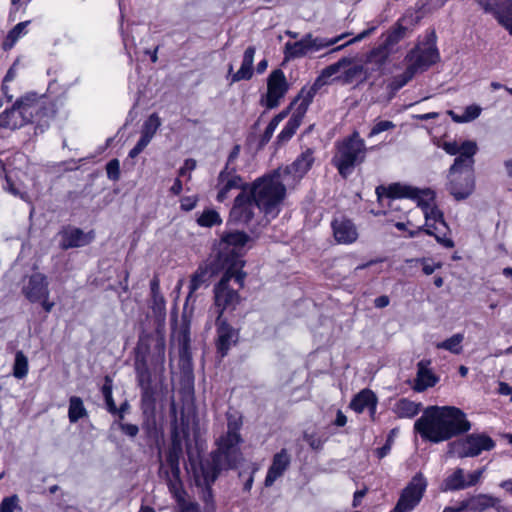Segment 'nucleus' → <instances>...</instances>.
<instances>
[{
  "label": "nucleus",
  "mask_w": 512,
  "mask_h": 512,
  "mask_svg": "<svg viewBox=\"0 0 512 512\" xmlns=\"http://www.w3.org/2000/svg\"><path fill=\"white\" fill-rule=\"evenodd\" d=\"M22 293L31 303H37L41 298L50 295L47 277L42 273H33L23 286Z\"/></svg>",
  "instance_id": "18"
},
{
  "label": "nucleus",
  "mask_w": 512,
  "mask_h": 512,
  "mask_svg": "<svg viewBox=\"0 0 512 512\" xmlns=\"http://www.w3.org/2000/svg\"><path fill=\"white\" fill-rule=\"evenodd\" d=\"M415 74L416 73H411V75H410L409 74V66H407L405 71L403 72V74L400 75L399 77H397V79H396L397 88H401L404 85H406L414 77Z\"/></svg>",
  "instance_id": "57"
},
{
  "label": "nucleus",
  "mask_w": 512,
  "mask_h": 512,
  "mask_svg": "<svg viewBox=\"0 0 512 512\" xmlns=\"http://www.w3.org/2000/svg\"><path fill=\"white\" fill-rule=\"evenodd\" d=\"M393 52L382 42L367 56V61L382 66Z\"/></svg>",
  "instance_id": "43"
},
{
  "label": "nucleus",
  "mask_w": 512,
  "mask_h": 512,
  "mask_svg": "<svg viewBox=\"0 0 512 512\" xmlns=\"http://www.w3.org/2000/svg\"><path fill=\"white\" fill-rule=\"evenodd\" d=\"M29 21L18 23L12 30L9 31L6 39L3 41L2 47L4 50H10L20 37L26 34V27Z\"/></svg>",
  "instance_id": "40"
},
{
  "label": "nucleus",
  "mask_w": 512,
  "mask_h": 512,
  "mask_svg": "<svg viewBox=\"0 0 512 512\" xmlns=\"http://www.w3.org/2000/svg\"><path fill=\"white\" fill-rule=\"evenodd\" d=\"M121 431L130 437H135L138 434V426L130 423H120L119 424Z\"/></svg>",
  "instance_id": "55"
},
{
  "label": "nucleus",
  "mask_w": 512,
  "mask_h": 512,
  "mask_svg": "<svg viewBox=\"0 0 512 512\" xmlns=\"http://www.w3.org/2000/svg\"><path fill=\"white\" fill-rule=\"evenodd\" d=\"M87 416L83 401L78 396H72L69 399L68 418L71 423L78 422L81 418Z\"/></svg>",
  "instance_id": "38"
},
{
  "label": "nucleus",
  "mask_w": 512,
  "mask_h": 512,
  "mask_svg": "<svg viewBox=\"0 0 512 512\" xmlns=\"http://www.w3.org/2000/svg\"><path fill=\"white\" fill-rule=\"evenodd\" d=\"M276 128H277V126L275 125V123H272L270 121L268 126L266 127L264 133H263V136H262V139H261V143L262 144H266V143H268L270 141V139L273 136V133H274Z\"/></svg>",
  "instance_id": "59"
},
{
  "label": "nucleus",
  "mask_w": 512,
  "mask_h": 512,
  "mask_svg": "<svg viewBox=\"0 0 512 512\" xmlns=\"http://www.w3.org/2000/svg\"><path fill=\"white\" fill-rule=\"evenodd\" d=\"M92 233L93 231L85 233L75 226L65 225L59 231L61 237L59 246L63 250L85 246L93 240Z\"/></svg>",
  "instance_id": "16"
},
{
  "label": "nucleus",
  "mask_w": 512,
  "mask_h": 512,
  "mask_svg": "<svg viewBox=\"0 0 512 512\" xmlns=\"http://www.w3.org/2000/svg\"><path fill=\"white\" fill-rule=\"evenodd\" d=\"M289 88L284 72L276 69L271 72L267 80V94L265 105L268 109H273L280 104V100L285 96Z\"/></svg>",
  "instance_id": "14"
},
{
  "label": "nucleus",
  "mask_w": 512,
  "mask_h": 512,
  "mask_svg": "<svg viewBox=\"0 0 512 512\" xmlns=\"http://www.w3.org/2000/svg\"><path fill=\"white\" fill-rule=\"evenodd\" d=\"M29 373V362L23 351L18 350L15 353L14 363L12 366V375L16 379H24Z\"/></svg>",
  "instance_id": "37"
},
{
  "label": "nucleus",
  "mask_w": 512,
  "mask_h": 512,
  "mask_svg": "<svg viewBox=\"0 0 512 512\" xmlns=\"http://www.w3.org/2000/svg\"><path fill=\"white\" fill-rule=\"evenodd\" d=\"M301 179L296 172L286 166L257 178L254 189H260L258 192H287L294 190Z\"/></svg>",
  "instance_id": "7"
},
{
  "label": "nucleus",
  "mask_w": 512,
  "mask_h": 512,
  "mask_svg": "<svg viewBox=\"0 0 512 512\" xmlns=\"http://www.w3.org/2000/svg\"><path fill=\"white\" fill-rule=\"evenodd\" d=\"M102 394L105 399L107 410L112 414H119V417L123 418L124 412L128 408V403L125 400L120 404L119 409L117 408L112 398V386L109 377H106L105 383L102 387Z\"/></svg>",
  "instance_id": "33"
},
{
  "label": "nucleus",
  "mask_w": 512,
  "mask_h": 512,
  "mask_svg": "<svg viewBox=\"0 0 512 512\" xmlns=\"http://www.w3.org/2000/svg\"><path fill=\"white\" fill-rule=\"evenodd\" d=\"M161 124V119L157 113H152L149 115L142 125L140 140L149 144L160 128Z\"/></svg>",
  "instance_id": "34"
},
{
  "label": "nucleus",
  "mask_w": 512,
  "mask_h": 512,
  "mask_svg": "<svg viewBox=\"0 0 512 512\" xmlns=\"http://www.w3.org/2000/svg\"><path fill=\"white\" fill-rule=\"evenodd\" d=\"M409 30L398 20L386 33L382 35L383 43L394 53L398 43L408 36Z\"/></svg>",
  "instance_id": "28"
},
{
  "label": "nucleus",
  "mask_w": 512,
  "mask_h": 512,
  "mask_svg": "<svg viewBox=\"0 0 512 512\" xmlns=\"http://www.w3.org/2000/svg\"><path fill=\"white\" fill-rule=\"evenodd\" d=\"M217 187L219 192H230L231 190H240L241 192H258L260 189H254L253 183L245 182L237 173L235 167H224L219 173Z\"/></svg>",
  "instance_id": "15"
},
{
  "label": "nucleus",
  "mask_w": 512,
  "mask_h": 512,
  "mask_svg": "<svg viewBox=\"0 0 512 512\" xmlns=\"http://www.w3.org/2000/svg\"><path fill=\"white\" fill-rule=\"evenodd\" d=\"M421 410V404L406 398L399 399L393 406V412L399 418H413Z\"/></svg>",
  "instance_id": "31"
},
{
  "label": "nucleus",
  "mask_w": 512,
  "mask_h": 512,
  "mask_svg": "<svg viewBox=\"0 0 512 512\" xmlns=\"http://www.w3.org/2000/svg\"><path fill=\"white\" fill-rule=\"evenodd\" d=\"M148 146L147 143H145L144 141L142 140H138V142L136 143V145L130 150L129 152V156L131 158H135L136 156H138L146 147Z\"/></svg>",
  "instance_id": "61"
},
{
  "label": "nucleus",
  "mask_w": 512,
  "mask_h": 512,
  "mask_svg": "<svg viewBox=\"0 0 512 512\" xmlns=\"http://www.w3.org/2000/svg\"><path fill=\"white\" fill-rule=\"evenodd\" d=\"M39 109L36 99L33 97H23L15 102L10 110H6L0 115V126L7 129H17L28 123L33 113Z\"/></svg>",
  "instance_id": "8"
},
{
  "label": "nucleus",
  "mask_w": 512,
  "mask_h": 512,
  "mask_svg": "<svg viewBox=\"0 0 512 512\" xmlns=\"http://www.w3.org/2000/svg\"><path fill=\"white\" fill-rule=\"evenodd\" d=\"M196 203H197V197H196V195L193 194V195L184 197L181 200V207L186 211H190L195 207Z\"/></svg>",
  "instance_id": "58"
},
{
  "label": "nucleus",
  "mask_w": 512,
  "mask_h": 512,
  "mask_svg": "<svg viewBox=\"0 0 512 512\" xmlns=\"http://www.w3.org/2000/svg\"><path fill=\"white\" fill-rule=\"evenodd\" d=\"M255 194H238L230 212V219L237 223L248 224L256 214Z\"/></svg>",
  "instance_id": "17"
},
{
  "label": "nucleus",
  "mask_w": 512,
  "mask_h": 512,
  "mask_svg": "<svg viewBox=\"0 0 512 512\" xmlns=\"http://www.w3.org/2000/svg\"><path fill=\"white\" fill-rule=\"evenodd\" d=\"M452 450L459 458L475 457L494 448L495 442L486 434L473 433L452 443Z\"/></svg>",
  "instance_id": "9"
},
{
  "label": "nucleus",
  "mask_w": 512,
  "mask_h": 512,
  "mask_svg": "<svg viewBox=\"0 0 512 512\" xmlns=\"http://www.w3.org/2000/svg\"><path fill=\"white\" fill-rule=\"evenodd\" d=\"M314 163L313 151L310 148H307L303 151L296 160L288 165L291 171H294L301 178L310 170L312 164Z\"/></svg>",
  "instance_id": "32"
},
{
  "label": "nucleus",
  "mask_w": 512,
  "mask_h": 512,
  "mask_svg": "<svg viewBox=\"0 0 512 512\" xmlns=\"http://www.w3.org/2000/svg\"><path fill=\"white\" fill-rule=\"evenodd\" d=\"M333 235L340 244H351L358 238L353 222L345 217L335 218L332 222Z\"/></svg>",
  "instance_id": "23"
},
{
  "label": "nucleus",
  "mask_w": 512,
  "mask_h": 512,
  "mask_svg": "<svg viewBox=\"0 0 512 512\" xmlns=\"http://www.w3.org/2000/svg\"><path fill=\"white\" fill-rule=\"evenodd\" d=\"M375 192H432L429 188L419 189L410 185L402 184L400 182L391 183L388 186L378 185Z\"/></svg>",
  "instance_id": "44"
},
{
  "label": "nucleus",
  "mask_w": 512,
  "mask_h": 512,
  "mask_svg": "<svg viewBox=\"0 0 512 512\" xmlns=\"http://www.w3.org/2000/svg\"><path fill=\"white\" fill-rule=\"evenodd\" d=\"M396 127V125L389 120H381L376 122L373 127L371 128L368 137H374L376 135H379L382 132L392 130Z\"/></svg>",
  "instance_id": "50"
},
{
  "label": "nucleus",
  "mask_w": 512,
  "mask_h": 512,
  "mask_svg": "<svg viewBox=\"0 0 512 512\" xmlns=\"http://www.w3.org/2000/svg\"><path fill=\"white\" fill-rule=\"evenodd\" d=\"M348 63L343 60L341 62L333 63L322 70L319 77L315 80L314 84L309 88H303L299 94L300 104L298 105L296 112L303 115L306 113L308 106L313 101L317 91L327 84V80L333 75L340 72V67Z\"/></svg>",
  "instance_id": "12"
},
{
  "label": "nucleus",
  "mask_w": 512,
  "mask_h": 512,
  "mask_svg": "<svg viewBox=\"0 0 512 512\" xmlns=\"http://www.w3.org/2000/svg\"><path fill=\"white\" fill-rule=\"evenodd\" d=\"M427 487L422 474H416L402 491L400 498L391 512H410L421 501Z\"/></svg>",
  "instance_id": "10"
},
{
  "label": "nucleus",
  "mask_w": 512,
  "mask_h": 512,
  "mask_svg": "<svg viewBox=\"0 0 512 512\" xmlns=\"http://www.w3.org/2000/svg\"><path fill=\"white\" fill-rule=\"evenodd\" d=\"M285 194H255L256 213H263L267 220L275 218Z\"/></svg>",
  "instance_id": "21"
},
{
  "label": "nucleus",
  "mask_w": 512,
  "mask_h": 512,
  "mask_svg": "<svg viewBox=\"0 0 512 512\" xmlns=\"http://www.w3.org/2000/svg\"><path fill=\"white\" fill-rule=\"evenodd\" d=\"M305 440L313 449H320L323 445V441L315 435H305Z\"/></svg>",
  "instance_id": "62"
},
{
  "label": "nucleus",
  "mask_w": 512,
  "mask_h": 512,
  "mask_svg": "<svg viewBox=\"0 0 512 512\" xmlns=\"http://www.w3.org/2000/svg\"><path fill=\"white\" fill-rule=\"evenodd\" d=\"M310 53L309 46L307 43L306 35L299 41L287 42L285 44V57L289 58H301Z\"/></svg>",
  "instance_id": "36"
},
{
  "label": "nucleus",
  "mask_w": 512,
  "mask_h": 512,
  "mask_svg": "<svg viewBox=\"0 0 512 512\" xmlns=\"http://www.w3.org/2000/svg\"><path fill=\"white\" fill-rule=\"evenodd\" d=\"M243 262L238 258L227 262V268L223 269L224 274L215 287V306L218 308V319L221 318L225 309H234L240 301L236 290L229 287V282L234 279L239 288L244 285L245 273L242 271Z\"/></svg>",
  "instance_id": "4"
},
{
  "label": "nucleus",
  "mask_w": 512,
  "mask_h": 512,
  "mask_svg": "<svg viewBox=\"0 0 512 512\" xmlns=\"http://www.w3.org/2000/svg\"><path fill=\"white\" fill-rule=\"evenodd\" d=\"M16 509L21 510L17 494H13L2 499L0 503V512H14Z\"/></svg>",
  "instance_id": "49"
},
{
  "label": "nucleus",
  "mask_w": 512,
  "mask_h": 512,
  "mask_svg": "<svg viewBox=\"0 0 512 512\" xmlns=\"http://www.w3.org/2000/svg\"><path fill=\"white\" fill-rule=\"evenodd\" d=\"M485 471V468L476 470L465 475L461 468L456 469L446 480L445 488L447 490H461L476 485Z\"/></svg>",
  "instance_id": "19"
},
{
  "label": "nucleus",
  "mask_w": 512,
  "mask_h": 512,
  "mask_svg": "<svg viewBox=\"0 0 512 512\" xmlns=\"http://www.w3.org/2000/svg\"><path fill=\"white\" fill-rule=\"evenodd\" d=\"M249 237L242 232H231L227 233L220 243V252L218 255V266L221 269L227 268V262L231 261L234 258H238L240 261L244 263L242 260V250L246 243L248 242Z\"/></svg>",
  "instance_id": "11"
},
{
  "label": "nucleus",
  "mask_w": 512,
  "mask_h": 512,
  "mask_svg": "<svg viewBox=\"0 0 512 512\" xmlns=\"http://www.w3.org/2000/svg\"><path fill=\"white\" fill-rule=\"evenodd\" d=\"M482 108L476 104L467 106L461 117H457L456 123H467L477 119L481 114Z\"/></svg>",
  "instance_id": "47"
},
{
  "label": "nucleus",
  "mask_w": 512,
  "mask_h": 512,
  "mask_svg": "<svg viewBox=\"0 0 512 512\" xmlns=\"http://www.w3.org/2000/svg\"><path fill=\"white\" fill-rule=\"evenodd\" d=\"M421 262L423 264V272L426 275H431L437 269L441 268V263H435V262H433L431 260H428V259H422Z\"/></svg>",
  "instance_id": "54"
},
{
  "label": "nucleus",
  "mask_w": 512,
  "mask_h": 512,
  "mask_svg": "<svg viewBox=\"0 0 512 512\" xmlns=\"http://www.w3.org/2000/svg\"><path fill=\"white\" fill-rule=\"evenodd\" d=\"M378 398L375 393L370 389H363L354 396L350 403V408L360 414L368 411L372 420L375 419L377 410Z\"/></svg>",
  "instance_id": "22"
},
{
  "label": "nucleus",
  "mask_w": 512,
  "mask_h": 512,
  "mask_svg": "<svg viewBox=\"0 0 512 512\" xmlns=\"http://www.w3.org/2000/svg\"><path fill=\"white\" fill-rule=\"evenodd\" d=\"M241 422L238 419L228 420V431L218 441V449L209 457L201 459L199 463L189 457L187 469L191 470L198 486L210 487L223 469L236 466L240 459L238 445L241 442L239 429Z\"/></svg>",
  "instance_id": "1"
},
{
  "label": "nucleus",
  "mask_w": 512,
  "mask_h": 512,
  "mask_svg": "<svg viewBox=\"0 0 512 512\" xmlns=\"http://www.w3.org/2000/svg\"><path fill=\"white\" fill-rule=\"evenodd\" d=\"M499 22L512 35V4L506 14L499 19Z\"/></svg>",
  "instance_id": "53"
},
{
  "label": "nucleus",
  "mask_w": 512,
  "mask_h": 512,
  "mask_svg": "<svg viewBox=\"0 0 512 512\" xmlns=\"http://www.w3.org/2000/svg\"><path fill=\"white\" fill-rule=\"evenodd\" d=\"M37 303H40L46 313H50L55 305L53 301L49 300V295L41 298Z\"/></svg>",
  "instance_id": "63"
},
{
  "label": "nucleus",
  "mask_w": 512,
  "mask_h": 512,
  "mask_svg": "<svg viewBox=\"0 0 512 512\" xmlns=\"http://www.w3.org/2000/svg\"><path fill=\"white\" fill-rule=\"evenodd\" d=\"M196 168V160L194 159H186L184 165L180 169V176L190 177V172Z\"/></svg>",
  "instance_id": "56"
},
{
  "label": "nucleus",
  "mask_w": 512,
  "mask_h": 512,
  "mask_svg": "<svg viewBox=\"0 0 512 512\" xmlns=\"http://www.w3.org/2000/svg\"><path fill=\"white\" fill-rule=\"evenodd\" d=\"M151 297H152V309L155 312H163L165 310V299L160 292V281L157 277H154L150 282Z\"/></svg>",
  "instance_id": "39"
},
{
  "label": "nucleus",
  "mask_w": 512,
  "mask_h": 512,
  "mask_svg": "<svg viewBox=\"0 0 512 512\" xmlns=\"http://www.w3.org/2000/svg\"><path fill=\"white\" fill-rule=\"evenodd\" d=\"M389 303H390L389 297L386 295L379 296L374 300V305L377 308H384V307L388 306Z\"/></svg>",
  "instance_id": "64"
},
{
  "label": "nucleus",
  "mask_w": 512,
  "mask_h": 512,
  "mask_svg": "<svg viewBox=\"0 0 512 512\" xmlns=\"http://www.w3.org/2000/svg\"><path fill=\"white\" fill-rule=\"evenodd\" d=\"M427 441L439 443L471 429L466 414L455 406H430L414 424Z\"/></svg>",
  "instance_id": "2"
},
{
  "label": "nucleus",
  "mask_w": 512,
  "mask_h": 512,
  "mask_svg": "<svg viewBox=\"0 0 512 512\" xmlns=\"http://www.w3.org/2000/svg\"><path fill=\"white\" fill-rule=\"evenodd\" d=\"M342 37L343 36L327 39L322 37H313V35L310 33L306 35L310 53L317 52L326 47H330L336 44Z\"/></svg>",
  "instance_id": "42"
},
{
  "label": "nucleus",
  "mask_w": 512,
  "mask_h": 512,
  "mask_svg": "<svg viewBox=\"0 0 512 512\" xmlns=\"http://www.w3.org/2000/svg\"><path fill=\"white\" fill-rule=\"evenodd\" d=\"M409 74L427 70L439 60L437 48L432 44L418 45L406 56Z\"/></svg>",
  "instance_id": "13"
},
{
  "label": "nucleus",
  "mask_w": 512,
  "mask_h": 512,
  "mask_svg": "<svg viewBox=\"0 0 512 512\" xmlns=\"http://www.w3.org/2000/svg\"><path fill=\"white\" fill-rule=\"evenodd\" d=\"M215 273V270L207 265L199 266L196 272L192 275L190 285H189V294L186 302H188L193 293L198 290L201 286L206 285L212 275Z\"/></svg>",
  "instance_id": "30"
},
{
  "label": "nucleus",
  "mask_w": 512,
  "mask_h": 512,
  "mask_svg": "<svg viewBox=\"0 0 512 512\" xmlns=\"http://www.w3.org/2000/svg\"><path fill=\"white\" fill-rule=\"evenodd\" d=\"M168 486L176 501L178 512H197V504L189 499L187 493L182 488L180 480H170Z\"/></svg>",
  "instance_id": "25"
},
{
  "label": "nucleus",
  "mask_w": 512,
  "mask_h": 512,
  "mask_svg": "<svg viewBox=\"0 0 512 512\" xmlns=\"http://www.w3.org/2000/svg\"><path fill=\"white\" fill-rule=\"evenodd\" d=\"M482 9L487 13L496 14L503 5L504 0H476Z\"/></svg>",
  "instance_id": "51"
},
{
  "label": "nucleus",
  "mask_w": 512,
  "mask_h": 512,
  "mask_svg": "<svg viewBox=\"0 0 512 512\" xmlns=\"http://www.w3.org/2000/svg\"><path fill=\"white\" fill-rule=\"evenodd\" d=\"M180 448H178L175 444L170 449L168 455H167V463L169 464L171 471L174 476V480H179V460H178V454H179Z\"/></svg>",
  "instance_id": "48"
},
{
  "label": "nucleus",
  "mask_w": 512,
  "mask_h": 512,
  "mask_svg": "<svg viewBox=\"0 0 512 512\" xmlns=\"http://www.w3.org/2000/svg\"><path fill=\"white\" fill-rule=\"evenodd\" d=\"M343 60L348 61V63L340 67V71L343 70V74L339 76V80L342 83L351 84L364 76L365 69L362 64L355 63L352 58L348 57H343L338 62Z\"/></svg>",
  "instance_id": "27"
},
{
  "label": "nucleus",
  "mask_w": 512,
  "mask_h": 512,
  "mask_svg": "<svg viewBox=\"0 0 512 512\" xmlns=\"http://www.w3.org/2000/svg\"><path fill=\"white\" fill-rule=\"evenodd\" d=\"M464 335L457 333L450 338L436 344V348L447 350L453 354H460L462 352V342Z\"/></svg>",
  "instance_id": "41"
},
{
  "label": "nucleus",
  "mask_w": 512,
  "mask_h": 512,
  "mask_svg": "<svg viewBox=\"0 0 512 512\" xmlns=\"http://www.w3.org/2000/svg\"><path fill=\"white\" fill-rule=\"evenodd\" d=\"M496 503V498L492 496L478 495L477 497L471 499L467 505L475 510H484L486 508L495 506Z\"/></svg>",
  "instance_id": "45"
},
{
  "label": "nucleus",
  "mask_w": 512,
  "mask_h": 512,
  "mask_svg": "<svg viewBox=\"0 0 512 512\" xmlns=\"http://www.w3.org/2000/svg\"><path fill=\"white\" fill-rule=\"evenodd\" d=\"M291 464V456L286 449H281L272 458V463L268 468L264 484L266 487L272 486L277 479L282 477Z\"/></svg>",
  "instance_id": "20"
},
{
  "label": "nucleus",
  "mask_w": 512,
  "mask_h": 512,
  "mask_svg": "<svg viewBox=\"0 0 512 512\" xmlns=\"http://www.w3.org/2000/svg\"><path fill=\"white\" fill-rule=\"evenodd\" d=\"M442 148L449 155L459 154L450 167L449 176L454 177L458 173H464L465 179L469 180L465 189H472L474 187L472 170L475 162L473 157L478 151L476 142L472 140H465L461 143L457 141H446L443 143Z\"/></svg>",
  "instance_id": "5"
},
{
  "label": "nucleus",
  "mask_w": 512,
  "mask_h": 512,
  "mask_svg": "<svg viewBox=\"0 0 512 512\" xmlns=\"http://www.w3.org/2000/svg\"><path fill=\"white\" fill-rule=\"evenodd\" d=\"M365 156V143L358 133H354L338 146L337 153L333 157V163L340 175L347 177L353 172L356 165L364 161Z\"/></svg>",
  "instance_id": "6"
},
{
  "label": "nucleus",
  "mask_w": 512,
  "mask_h": 512,
  "mask_svg": "<svg viewBox=\"0 0 512 512\" xmlns=\"http://www.w3.org/2000/svg\"><path fill=\"white\" fill-rule=\"evenodd\" d=\"M198 224L203 227H211L221 223L220 215L213 209H207L199 216Z\"/></svg>",
  "instance_id": "46"
},
{
  "label": "nucleus",
  "mask_w": 512,
  "mask_h": 512,
  "mask_svg": "<svg viewBox=\"0 0 512 512\" xmlns=\"http://www.w3.org/2000/svg\"><path fill=\"white\" fill-rule=\"evenodd\" d=\"M303 117H304L303 115L299 114L296 111L292 114V116L286 123L283 130L277 136V141L279 144H283L292 138V136L295 134V132L299 128Z\"/></svg>",
  "instance_id": "35"
},
{
  "label": "nucleus",
  "mask_w": 512,
  "mask_h": 512,
  "mask_svg": "<svg viewBox=\"0 0 512 512\" xmlns=\"http://www.w3.org/2000/svg\"><path fill=\"white\" fill-rule=\"evenodd\" d=\"M217 335V349L221 356L224 357L228 350L237 342L238 333L226 322L221 321L220 318L218 319Z\"/></svg>",
  "instance_id": "26"
},
{
  "label": "nucleus",
  "mask_w": 512,
  "mask_h": 512,
  "mask_svg": "<svg viewBox=\"0 0 512 512\" xmlns=\"http://www.w3.org/2000/svg\"><path fill=\"white\" fill-rule=\"evenodd\" d=\"M255 47L249 46L243 55V60L240 69L231 77V82H238L241 80H249L253 75V61L255 55Z\"/></svg>",
  "instance_id": "29"
},
{
  "label": "nucleus",
  "mask_w": 512,
  "mask_h": 512,
  "mask_svg": "<svg viewBox=\"0 0 512 512\" xmlns=\"http://www.w3.org/2000/svg\"><path fill=\"white\" fill-rule=\"evenodd\" d=\"M107 176L111 180H117L120 176V163L118 159L110 160L106 165Z\"/></svg>",
  "instance_id": "52"
},
{
  "label": "nucleus",
  "mask_w": 512,
  "mask_h": 512,
  "mask_svg": "<svg viewBox=\"0 0 512 512\" xmlns=\"http://www.w3.org/2000/svg\"><path fill=\"white\" fill-rule=\"evenodd\" d=\"M240 154V146L235 145L228 155L225 167L232 168V164L236 161Z\"/></svg>",
  "instance_id": "60"
},
{
  "label": "nucleus",
  "mask_w": 512,
  "mask_h": 512,
  "mask_svg": "<svg viewBox=\"0 0 512 512\" xmlns=\"http://www.w3.org/2000/svg\"><path fill=\"white\" fill-rule=\"evenodd\" d=\"M374 196L380 203L404 196H411L422 210L425 223L416 229L407 230V237L414 238L421 232H425L427 235L433 236L442 246L446 248L454 247L453 240L446 235V231L449 228L444 220L442 211L437 207L434 194H374Z\"/></svg>",
  "instance_id": "3"
},
{
  "label": "nucleus",
  "mask_w": 512,
  "mask_h": 512,
  "mask_svg": "<svg viewBox=\"0 0 512 512\" xmlns=\"http://www.w3.org/2000/svg\"><path fill=\"white\" fill-rule=\"evenodd\" d=\"M430 361L421 360L417 364V374L414 380L413 389L417 392H423L426 389L433 387L438 382L439 378L430 369Z\"/></svg>",
  "instance_id": "24"
}]
</instances>
